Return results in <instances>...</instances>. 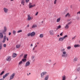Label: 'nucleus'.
I'll return each mask as SVG.
<instances>
[{"instance_id": "obj_1", "label": "nucleus", "mask_w": 80, "mask_h": 80, "mask_svg": "<svg viewBox=\"0 0 80 80\" xmlns=\"http://www.w3.org/2000/svg\"><path fill=\"white\" fill-rule=\"evenodd\" d=\"M65 49H62L61 50V52H62V57H67V52L65 51Z\"/></svg>"}, {"instance_id": "obj_2", "label": "nucleus", "mask_w": 80, "mask_h": 80, "mask_svg": "<svg viewBox=\"0 0 80 80\" xmlns=\"http://www.w3.org/2000/svg\"><path fill=\"white\" fill-rule=\"evenodd\" d=\"M15 73H13L10 77V80H12L13 79V78L15 77Z\"/></svg>"}, {"instance_id": "obj_3", "label": "nucleus", "mask_w": 80, "mask_h": 80, "mask_svg": "<svg viewBox=\"0 0 80 80\" xmlns=\"http://www.w3.org/2000/svg\"><path fill=\"white\" fill-rule=\"evenodd\" d=\"M3 10L4 11V12L5 13H8V9L6 8H3Z\"/></svg>"}, {"instance_id": "obj_4", "label": "nucleus", "mask_w": 80, "mask_h": 80, "mask_svg": "<svg viewBox=\"0 0 80 80\" xmlns=\"http://www.w3.org/2000/svg\"><path fill=\"white\" fill-rule=\"evenodd\" d=\"M47 73V72H42L41 74V77H44V75H46Z\"/></svg>"}, {"instance_id": "obj_5", "label": "nucleus", "mask_w": 80, "mask_h": 80, "mask_svg": "<svg viewBox=\"0 0 80 80\" xmlns=\"http://www.w3.org/2000/svg\"><path fill=\"white\" fill-rule=\"evenodd\" d=\"M30 62L29 61H28L26 63L25 67H28L29 66H30Z\"/></svg>"}, {"instance_id": "obj_6", "label": "nucleus", "mask_w": 80, "mask_h": 80, "mask_svg": "<svg viewBox=\"0 0 80 80\" xmlns=\"http://www.w3.org/2000/svg\"><path fill=\"white\" fill-rule=\"evenodd\" d=\"M28 20H32L33 18V17H30V14H28Z\"/></svg>"}, {"instance_id": "obj_7", "label": "nucleus", "mask_w": 80, "mask_h": 80, "mask_svg": "<svg viewBox=\"0 0 80 80\" xmlns=\"http://www.w3.org/2000/svg\"><path fill=\"white\" fill-rule=\"evenodd\" d=\"M9 74H10V73L8 72L5 74V75L3 76V79H5V78H6L7 77H8V76Z\"/></svg>"}, {"instance_id": "obj_8", "label": "nucleus", "mask_w": 80, "mask_h": 80, "mask_svg": "<svg viewBox=\"0 0 80 80\" xmlns=\"http://www.w3.org/2000/svg\"><path fill=\"white\" fill-rule=\"evenodd\" d=\"M31 60H32L33 62H35V56H33L31 57Z\"/></svg>"}, {"instance_id": "obj_9", "label": "nucleus", "mask_w": 80, "mask_h": 80, "mask_svg": "<svg viewBox=\"0 0 80 80\" xmlns=\"http://www.w3.org/2000/svg\"><path fill=\"white\" fill-rule=\"evenodd\" d=\"M49 33L50 34V35H53L54 33V32H53V30H51L49 31Z\"/></svg>"}, {"instance_id": "obj_10", "label": "nucleus", "mask_w": 80, "mask_h": 80, "mask_svg": "<svg viewBox=\"0 0 80 80\" xmlns=\"http://www.w3.org/2000/svg\"><path fill=\"white\" fill-rule=\"evenodd\" d=\"M65 17H71V15L69 13H68L65 16Z\"/></svg>"}, {"instance_id": "obj_11", "label": "nucleus", "mask_w": 80, "mask_h": 80, "mask_svg": "<svg viewBox=\"0 0 80 80\" xmlns=\"http://www.w3.org/2000/svg\"><path fill=\"white\" fill-rule=\"evenodd\" d=\"M6 38H7V36H4L3 40L2 41L3 43H5V41H6Z\"/></svg>"}, {"instance_id": "obj_12", "label": "nucleus", "mask_w": 80, "mask_h": 80, "mask_svg": "<svg viewBox=\"0 0 80 80\" xmlns=\"http://www.w3.org/2000/svg\"><path fill=\"white\" fill-rule=\"evenodd\" d=\"M6 60L7 61H10L11 60V58H10V56L6 58Z\"/></svg>"}, {"instance_id": "obj_13", "label": "nucleus", "mask_w": 80, "mask_h": 80, "mask_svg": "<svg viewBox=\"0 0 80 80\" xmlns=\"http://www.w3.org/2000/svg\"><path fill=\"white\" fill-rule=\"evenodd\" d=\"M21 47V45L20 44H17L16 46V48H20V47Z\"/></svg>"}, {"instance_id": "obj_14", "label": "nucleus", "mask_w": 80, "mask_h": 80, "mask_svg": "<svg viewBox=\"0 0 80 80\" xmlns=\"http://www.w3.org/2000/svg\"><path fill=\"white\" fill-rule=\"evenodd\" d=\"M31 37H34L35 35V33L34 32H32L31 33Z\"/></svg>"}, {"instance_id": "obj_15", "label": "nucleus", "mask_w": 80, "mask_h": 80, "mask_svg": "<svg viewBox=\"0 0 80 80\" xmlns=\"http://www.w3.org/2000/svg\"><path fill=\"white\" fill-rule=\"evenodd\" d=\"M3 38V35L2 32L0 33V38Z\"/></svg>"}, {"instance_id": "obj_16", "label": "nucleus", "mask_w": 80, "mask_h": 80, "mask_svg": "<svg viewBox=\"0 0 80 80\" xmlns=\"http://www.w3.org/2000/svg\"><path fill=\"white\" fill-rule=\"evenodd\" d=\"M7 32V28L6 27H4V31L2 32V33H5Z\"/></svg>"}, {"instance_id": "obj_17", "label": "nucleus", "mask_w": 80, "mask_h": 80, "mask_svg": "<svg viewBox=\"0 0 80 80\" xmlns=\"http://www.w3.org/2000/svg\"><path fill=\"white\" fill-rule=\"evenodd\" d=\"M64 40L63 38H61L59 39V42H62Z\"/></svg>"}, {"instance_id": "obj_18", "label": "nucleus", "mask_w": 80, "mask_h": 80, "mask_svg": "<svg viewBox=\"0 0 80 80\" xmlns=\"http://www.w3.org/2000/svg\"><path fill=\"white\" fill-rule=\"evenodd\" d=\"M77 60H78V58H75L73 59V62H77Z\"/></svg>"}, {"instance_id": "obj_19", "label": "nucleus", "mask_w": 80, "mask_h": 80, "mask_svg": "<svg viewBox=\"0 0 80 80\" xmlns=\"http://www.w3.org/2000/svg\"><path fill=\"white\" fill-rule=\"evenodd\" d=\"M17 56V54L16 53H14L12 54V57L13 58H15V57H16Z\"/></svg>"}, {"instance_id": "obj_20", "label": "nucleus", "mask_w": 80, "mask_h": 80, "mask_svg": "<svg viewBox=\"0 0 80 80\" xmlns=\"http://www.w3.org/2000/svg\"><path fill=\"white\" fill-rule=\"evenodd\" d=\"M49 77V75H47L44 78V80H48V79Z\"/></svg>"}, {"instance_id": "obj_21", "label": "nucleus", "mask_w": 80, "mask_h": 80, "mask_svg": "<svg viewBox=\"0 0 80 80\" xmlns=\"http://www.w3.org/2000/svg\"><path fill=\"white\" fill-rule=\"evenodd\" d=\"M36 27H37V25L36 24H33L32 27V28H36Z\"/></svg>"}, {"instance_id": "obj_22", "label": "nucleus", "mask_w": 80, "mask_h": 80, "mask_svg": "<svg viewBox=\"0 0 80 80\" xmlns=\"http://www.w3.org/2000/svg\"><path fill=\"white\" fill-rule=\"evenodd\" d=\"M68 28H69V25L67 24L65 26V28H66V29H68Z\"/></svg>"}, {"instance_id": "obj_23", "label": "nucleus", "mask_w": 80, "mask_h": 80, "mask_svg": "<svg viewBox=\"0 0 80 80\" xmlns=\"http://www.w3.org/2000/svg\"><path fill=\"white\" fill-rule=\"evenodd\" d=\"M62 80H66V76H65L64 75L62 76Z\"/></svg>"}, {"instance_id": "obj_24", "label": "nucleus", "mask_w": 80, "mask_h": 80, "mask_svg": "<svg viewBox=\"0 0 80 80\" xmlns=\"http://www.w3.org/2000/svg\"><path fill=\"white\" fill-rule=\"evenodd\" d=\"M43 34H40L39 37H40V38H43Z\"/></svg>"}, {"instance_id": "obj_25", "label": "nucleus", "mask_w": 80, "mask_h": 80, "mask_svg": "<svg viewBox=\"0 0 80 80\" xmlns=\"http://www.w3.org/2000/svg\"><path fill=\"white\" fill-rule=\"evenodd\" d=\"M74 47L75 48L79 47H80V45L79 44H76L74 45Z\"/></svg>"}, {"instance_id": "obj_26", "label": "nucleus", "mask_w": 80, "mask_h": 80, "mask_svg": "<svg viewBox=\"0 0 80 80\" xmlns=\"http://www.w3.org/2000/svg\"><path fill=\"white\" fill-rule=\"evenodd\" d=\"M24 3H25V0H22L21 1V4H22L23 5H24Z\"/></svg>"}, {"instance_id": "obj_27", "label": "nucleus", "mask_w": 80, "mask_h": 80, "mask_svg": "<svg viewBox=\"0 0 80 80\" xmlns=\"http://www.w3.org/2000/svg\"><path fill=\"white\" fill-rule=\"evenodd\" d=\"M12 33L14 35H16V31L15 30L13 31Z\"/></svg>"}, {"instance_id": "obj_28", "label": "nucleus", "mask_w": 80, "mask_h": 80, "mask_svg": "<svg viewBox=\"0 0 80 80\" xmlns=\"http://www.w3.org/2000/svg\"><path fill=\"white\" fill-rule=\"evenodd\" d=\"M60 20H61V18H58L57 19V22H59L60 21Z\"/></svg>"}, {"instance_id": "obj_29", "label": "nucleus", "mask_w": 80, "mask_h": 80, "mask_svg": "<svg viewBox=\"0 0 80 80\" xmlns=\"http://www.w3.org/2000/svg\"><path fill=\"white\" fill-rule=\"evenodd\" d=\"M68 38V36H67V35L63 37V39H65V38Z\"/></svg>"}, {"instance_id": "obj_30", "label": "nucleus", "mask_w": 80, "mask_h": 80, "mask_svg": "<svg viewBox=\"0 0 80 80\" xmlns=\"http://www.w3.org/2000/svg\"><path fill=\"white\" fill-rule=\"evenodd\" d=\"M61 28V26L59 25L58 26V27L56 29V30H58V29H60Z\"/></svg>"}, {"instance_id": "obj_31", "label": "nucleus", "mask_w": 80, "mask_h": 80, "mask_svg": "<svg viewBox=\"0 0 80 80\" xmlns=\"http://www.w3.org/2000/svg\"><path fill=\"white\" fill-rule=\"evenodd\" d=\"M5 73V71H3L0 74V75H2Z\"/></svg>"}, {"instance_id": "obj_32", "label": "nucleus", "mask_w": 80, "mask_h": 80, "mask_svg": "<svg viewBox=\"0 0 80 80\" xmlns=\"http://www.w3.org/2000/svg\"><path fill=\"white\" fill-rule=\"evenodd\" d=\"M22 61L23 62H26V61H27V59L24 58L22 60Z\"/></svg>"}, {"instance_id": "obj_33", "label": "nucleus", "mask_w": 80, "mask_h": 80, "mask_svg": "<svg viewBox=\"0 0 80 80\" xmlns=\"http://www.w3.org/2000/svg\"><path fill=\"white\" fill-rule=\"evenodd\" d=\"M57 0H55L54 2V4L55 5L57 3Z\"/></svg>"}, {"instance_id": "obj_34", "label": "nucleus", "mask_w": 80, "mask_h": 80, "mask_svg": "<svg viewBox=\"0 0 80 80\" xmlns=\"http://www.w3.org/2000/svg\"><path fill=\"white\" fill-rule=\"evenodd\" d=\"M27 35L28 37H30V36H31V33H29Z\"/></svg>"}, {"instance_id": "obj_35", "label": "nucleus", "mask_w": 80, "mask_h": 80, "mask_svg": "<svg viewBox=\"0 0 80 80\" xmlns=\"http://www.w3.org/2000/svg\"><path fill=\"white\" fill-rule=\"evenodd\" d=\"M67 48L68 50H70V48H71V46H68L67 47Z\"/></svg>"}, {"instance_id": "obj_36", "label": "nucleus", "mask_w": 80, "mask_h": 80, "mask_svg": "<svg viewBox=\"0 0 80 80\" xmlns=\"http://www.w3.org/2000/svg\"><path fill=\"white\" fill-rule=\"evenodd\" d=\"M22 32V30H20L17 31V33H20V32Z\"/></svg>"}, {"instance_id": "obj_37", "label": "nucleus", "mask_w": 80, "mask_h": 80, "mask_svg": "<svg viewBox=\"0 0 80 80\" xmlns=\"http://www.w3.org/2000/svg\"><path fill=\"white\" fill-rule=\"evenodd\" d=\"M22 63H23V62H22V61H21L18 63V65H21V64H22Z\"/></svg>"}, {"instance_id": "obj_38", "label": "nucleus", "mask_w": 80, "mask_h": 80, "mask_svg": "<svg viewBox=\"0 0 80 80\" xmlns=\"http://www.w3.org/2000/svg\"><path fill=\"white\" fill-rule=\"evenodd\" d=\"M27 54H25L24 56V58H27Z\"/></svg>"}, {"instance_id": "obj_39", "label": "nucleus", "mask_w": 80, "mask_h": 80, "mask_svg": "<svg viewBox=\"0 0 80 80\" xmlns=\"http://www.w3.org/2000/svg\"><path fill=\"white\" fill-rule=\"evenodd\" d=\"M2 48V44H1L0 45V50Z\"/></svg>"}, {"instance_id": "obj_40", "label": "nucleus", "mask_w": 80, "mask_h": 80, "mask_svg": "<svg viewBox=\"0 0 80 80\" xmlns=\"http://www.w3.org/2000/svg\"><path fill=\"white\" fill-rule=\"evenodd\" d=\"M29 8H31L33 7V5H31L30 6H29Z\"/></svg>"}, {"instance_id": "obj_41", "label": "nucleus", "mask_w": 80, "mask_h": 80, "mask_svg": "<svg viewBox=\"0 0 80 80\" xmlns=\"http://www.w3.org/2000/svg\"><path fill=\"white\" fill-rule=\"evenodd\" d=\"M72 21H70V22H68V24H68V25H70V24H71V23H72Z\"/></svg>"}, {"instance_id": "obj_42", "label": "nucleus", "mask_w": 80, "mask_h": 80, "mask_svg": "<svg viewBox=\"0 0 80 80\" xmlns=\"http://www.w3.org/2000/svg\"><path fill=\"white\" fill-rule=\"evenodd\" d=\"M3 47H7V44H3Z\"/></svg>"}, {"instance_id": "obj_43", "label": "nucleus", "mask_w": 80, "mask_h": 80, "mask_svg": "<svg viewBox=\"0 0 80 80\" xmlns=\"http://www.w3.org/2000/svg\"><path fill=\"white\" fill-rule=\"evenodd\" d=\"M38 12H37L35 14V16H37V15H38Z\"/></svg>"}, {"instance_id": "obj_44", "label": "nucleus", "mask_w": 80, "mask_h": 80, "mask_svg": "<svg viewBox=\"0 0 80 80\" xmlns=\"http://www.w3.org/2000/svg\"><path fill=\"white\" fill-rule=\"evenodd\" d=\"M75 37H76V36H74V37H72V40H74V39H75Z\"/></svg>"}, {"instance_id": "obj_45", "label": "nucleus", "mask_w": 80, "mask_h": 80, "mask_svg": "<svg viewBox=\"0 0 80 80\" xmlns=\"http://www.w3.org/2000/svg\"><path fill=\"white\" fill-rule=\"evenodd\" d=\"M77 70L78 72H79V71H80V67H79L78 68Z\"/></svg>"}, {"instance_id": "obj_46", "label": "nucleus", "mask_w": 80, "mask_h": 80, "mask_svg": "<svg viewBox=\"0 0 80 80\" xmlns=\"http://www.w3.org/2000/svg\"><path fill=\"white\" fill-rule=\"evenodd\" d=\"M30 0H26V3H28V2H29V1Z\"/></svg>"}, {"instance_id": "obj_47", "label": "nucleus", "mask_w": 80, "mask_h": 80, "mask_svg": "<svg viewBox=\"0 0 80 80\" xmlns=\"http://www.w3.org/2000/svg\"><path fill=\"white\" fill-rule=\"evenodd\" d=\"M77 15H78V14H80V11H79L77 13Z\"/></svg>"}, {"instance_id": "obj_48", "label": "nucleus", "mask_w": 80, "mask_h": 80, "mask_svg": "<svg viewBox=\"0 0 80 80\" xmlns=\"http://www.w3.org/2000/svg\"><path fill=\"white\" fill-rule=\"evenodd\" d=\"M34 53H37V50H34Z\"/></svg>"}, {"instance_id": "obj_49", "label": "nucleus", "mask_w": 80, "mask_h": 80, "mask_svg": "<svg viewBox=\"0 0 80 80\" xmlns=\"http://www.w3.org/2000/svg\"><path fill=\"white\" fill-rule=\"evenodd\" d=\"M36 5H35V4H34V5H32L33 7H36Z\"/></svg>"}, {"instance_id": "obj_50", "label": "nucleus", "mask_w": 80, "mask_h": 80, "mask_svg": "<svg viewBox=\"0 0 80 80\" xmlns=\"http://www.w3.org/2000/svg\"><path fill=\"white\" fill-rule=\"evenodd\" d=\"M63 32H62L61 34H60V36H62Z\"/></svg>"}, {"instance_id": "obj_51", "label": "nucleus", "mask_w": 80, "mask_h": 80, "mask_svg": "<svg viewBox=\"0 0 80 80\" xmlns=\"http://www.w3.org/2000/svg\"><path fill=\"white\" fill-rule=\"evenodd\" d=\"M52 62V61L51 60H49L48 61V62H49V63H50Z\"/></svg>"}, {"instance_id": "obj_52", "label": "nucleus", "mask_w": 80, "mask_h": 80, "mask_svg": "<svg viewBox=\"0 0 80 80\" xmlns=\"http://www.w3.org/2000/svg\"><path fill=\"white\" fill-rule=\"evenodd\" d=\"M56 63H54L53 64V66H55V65H56Z\"/></svg>"}, {"instance_id": "obj_53", "label": "nucleus", "mask_w": 80, "mask_h": 80, "mask_svg": "<svg viewBox=\"0 0 80 80\" xmlns=\"http://www.w3.org/2000/svg\"><path fill=\"white\" fill-rule=\"evenodd\" d=\"M30 5H32V3H29V6H30Z\"/></svg>"}, {"instance_id": "obj_54", "label": "nucleus", "mask_w": 80, "mask_h": 80, "mask_svg": "<svg viewBox=\"0 0 80 80\" xmlns=\"http://www.w3.org/2000/svg\"><path fill=\"white\" fill-rule=\"evenodd\" d=\"M11 32H9V35H11Z\"/></svg>"}, {"instance_id": "obj_55", "label": "nucleus", "mask_w": 80, "mask_h": 80, "mask_svg": "<svg viewBox=\"0 0 80 80\" xmlns=\"http://www.w3.org/2000/svg\"><path fill=\"white\" fill-rule=\"evenodd\" d=\"M4 79H3V78H1V79H0V80H4Z\"/></svg>"}, {"instance_id": "obj_56", "label": "nucleus", "mask_w": 80, "mask_h": 80, "mask_svg": "<svg viewBox=\"0 0 80 80\" xmlns=\"http://www.w3.org/2000/svg\"><path fill=\"white\" fill-rule=\"evenodd\" d=\"M7 41H8V38H7Z\"/></svg>"}, {"instance_id": "obj_57", "label": "nucleus", "mask_w": 80, "mask_h": 80, "mask_svg": "<svg viewBox=\"0 0 80 80\" xmlns=\"http://www.w3.org/2000/svg\"><path fill=\"white\" fill-rule=\"evenodd\" d=\"M32 46H33V44H31V47H32Z\"/></svg>"}, {"instance_id": "obj_58", "label": "nucleus", "mask_w": 80, "mask_h": 80, "mask_svg": "<svg viewBox=\"0 0 80 80\" xmlns=\"http://www.w3.org/2000/svg\"><path fill=\"white\" fill-rule=\"evenodd\" d=\"M27 27H29V24L28 25Z\"/></svg>"}, {"instance_id": "obj_59", "label": "nucleus", "mask_w": 80, "mask_h": 80, "mask_svg": "<svg viewBox=\"0 0 80 80\" xmlns=\"http://www.w3.org/2000/svg\"><path fill=\"white\" fill-rule=\"evenodd\" d=\"M77 77H76V78L74 79V80H76V79H77Z\"/></svg>"}, {"instance_id": "obj_60", "label": "nucleus", "mask_w": 80, "mask_h": 80, "mask_svg": "<svg viewBox=\"0 0 80 80\" xmlns=\"http://www.w3.org/2000/svg\"><path fill=\"white\" fill-rule=\"evenodd\" d=\"M79 19V18L78 17L77 18V20H78Z\"/></svg>"}, {"instance_id": "obj_61", "label": "nucleus", "mask_w": 80, "mask_h": 80, "mask_svg": "<svg viewBox=\"0 0 80 80\" xmlns=\"http://www.w3.org/2000/svg\"><path fill=\"white\" fill-rule=\"evenodd\" d=\"M35 48L34 47V48H33V50H35Z\"/></svg>"}, {"instance_id": "obj_62", "label": "nucleus", "mask_w": 80, "mask_h": 80, "mask_svg": "<svg viewBox=\"0 0 80 80\" xmlns=\"http://www.w3.org/2000/svg\"><path fill=\"white\" fill-rule=\"evenodd\" d=\"M37 47V45H36L34 47L35 48V47Z\"/></svg>"}, {"instance_id": "obj_63", "label": "nucleus", "mask_w": 80, "mask_h": 80, "mask_svg": "<svg viewBox=\"0 0 80 80\" xmlns=\"http://www.w3.org/2000/svg\"><path fill=\"white\" fill-rule=\"evenodd\" d=\"M69 21H70V20H68V22H69Z\"/></svg>"}, {"instance_id": "obj_64", "label": "nucleus", "mask_w": 80, "mask_h": 80, "mask_svg": "<svg viewBox=\"0 0 80 80\" xmlns=\"http://www.w3.org/2000/svg\"><path fill=\"white\" fill-rule=\"evenodd\" d=\"M37 44H38H38H39V42H37Z\"/></svg>"}]
</instances>
